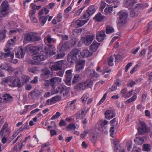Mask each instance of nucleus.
I'll list each match as a JSON object with an SVG mask.
<instances>
[{
  "instance_id": "f257e3e1",
  "label": "nucleus",
  "mask_w": 152,
  "mask_h": 152,
  "mask_svg": "<svg viewBox=\"0 0 152 152\" xmlns=\"http://www.w3.org/2000/svg\"><path fill=\"white\" fill-rule=\"evenodd\" d=\"M81 53L80 52V51L78 49H72L68 54L67 61L71 63H73L74 62H76L79 61L81 58Z\"/></svg>"
},
{
  "instance_id": "f03ea898",
  "label": "nucleus",
  "mask_w": 152,
  "mask_h": 152,
  "mask_svg": "<svg viewBox=\"0 0 152 152\" xmlns=\"http://www.w3.org/2000/svg\"><path fill=\"white\" fill-rule=\"evenodd\" d=\"M48 55V51L42 52L39 53L37 55L34 56L33 57V59L34 61L32 62L33 64L39 65L40 64V62L45 60L47 56Z\"/></svg>"
},
{
  "instance_id": "7ed1b4c3",
  "label": "nucleus",
  "mask_w": 152,
  "mask_h": 152,
  "mask_svg": "<svg viewBox=\"0 0 152 152\" xmlns=\"http://www.w3.org/2000/svg\"><path fill=\"white\" fill-rule=\"evenodd\" d=\"M117 15L118 16L119 18V21L118 23V25L119 26L121 27L127 22L128 14L127 12L121 10Z\"/></svg>"
},
{
  "instance_id": "20e7f679",
  "label": "nucleus",
  "mask_w": 152,
  "mask_h": 152,
  "mask_svg": "<svg viewBox=\"0 0 152 152\" xmlns=\"http://www.w3.org/2000/svg\"><path fill=\"white\" fill-rule=\"evenodd\" d=\"M40 39V37L37 36L35 33L31 32H29L25 34L24 38V41L31 42L38 41Z\"/></svg>"
},
{
  "instance_id": "39448f33",
  "label": "nucleus",
  "mask_w": 152,
  "mask_h": 152,
  "mask_svg": "<svg viewBox=\"0 0 152 152\" xmlns=\"http://www.w3.org/2000/svg\"><path fill=\"white\" fill-rule=\"evenodd\" d=\"M26 49L28 51H31L34 54H39V53L45 52L44 50L39 46L28 45L26 47Z\"/></svg>"
},
{
  "instance_id": "423d86ee",
  "label": "nucleus",
  "mask_w": 152,
  "mask_h": 152,
  "mask_svg": "<svg viewBox=\"0 0 152 152\" xmlns=\"http://www.w3.org/2000/svg\"><path fill=\"white\" fill-rule=\"evenodd\" d=\"M140 126L138 129L139 134H143L145 133L148 132L150 131V128L148 127L145 123L143 121H140Z\"/></svg>"
},
{
  "instance_id": "0eeeda50",
  "label": "nucleus",
  "mask_w": 152,
  "mask_h": 152,
  "mask_svg": "<svg viewBox=\"0 0 152 152\" xmlns=\"http://www.w3.org/2000/svg\"><path fill=\"white\" fill-rule=\"evenodd\" d=\"M95 12V9L94 5L90 6L86 12L81 17L82 19H86L88 18L90 16L94 14Z\"/></svg>"
},
{
  "instance_id": "6e6552de",
  "label": "nucleus",
  "mask_w": 152,
  "mask_h": 152,
  "mask_svg": "<svg viewBox=\"0 0 152 152\" xmlns=\"http://www.w3.org/2000/svg\"><path fill=\"white\" fill-rule=\"evenodd\" d=\"M95 36V34L87 35L85 37H83L82 42L86 45H88L92 42Z\"/></svg>"
},
{
  "instance_id": "1a4fd4ad",
  "label": "nucleus",
  "mask_w": 152,
  "mask_h": 152,
  "mask_svg": "<svg viewBox=\"0 0 152 152\" xmlns=\"http://www.w3.org/2000/svg\"><path fill=\"white\" fill-rule=\"evenodd\" d=\"M75 63L76 65L75 71L78 73L81 72L84 68L85 63V61L84 60H80Z\"/></svg>"
},
{
  "instance_id": "9d476101",
  "label": "nucleus",
  "mask_w": 152,
  "mask_h": 152,
  "mask_svg": "<svg viewBox=\"0 0 152 152\" xmlns=\"http://www.w3.org/2000/svg\"><path fill=\"white\" fill-rule=\"evenodd\" d=\"M62 66V61H58L53 64L49 66L51 71H58L61 69Z\"/></svg>"
},
{
  "instance_id": "9b49d317",
  "label": "nucleus",
  "mask_w": 152,
  "mask_h": 152,
  "mask_svg": "<svg viewBox=\"0 0 152 152\" xmlns=\"http://www.w3.org/2000/svg\"><path fill=\"white\" fill-rule=\"evenodd\" d=\"M61 81V79L58 77H53L50 80V86L54 88Z\"/></svg>"
},
{
  "instance_id": "f8f14e48",
  "label": "nucleus",
  "mask_w": 152,
  "mask_h": 152,
  "mask_svg": "<svg viewBox=\"0 0 152 152\" xmlns=\"http://www.w3.org/2000/svg\"><path fill=\"white\" fill-rule=\"evenodd\" d=\"M106 37V35L105 34V31L103 30L97 33L96 37L97 40L98 41L100 42L104 40Z\"/></svg>"
},
{
  "instance_id": "ddd939ff",
  "label": "nucleus",
  "mask_w": 152,
  "mask_h": 152,
  "mask_svg": "<svg viewBox=\"0 0 152 152\" xmlns=\"http://www.w3.org/2000/svg\"><path fill=\"white\" fill-rule=\"evenodd\" d=\"M15 42L13 39H11L9 40L6 45V48L4 49V50L8 51L9 49H12L14 46Z\"/></svg>"
},
{
  "instance_id": "4468645a",
  "label": "nucleus",
  "mask_w": 152,
  "mask_h": 152,
  "mask_svg": "<svg viewBox=\"0 0 152 152\" xmlns=\"http://www.w3.org/2000/svg\"><path fill=\"white\" fill-rule=\"evenodd\" d=\"M127 91L126 88H124L121 91V94L122 97L125 98H128L132 95L133 92L132 90L128 92H127Z\"/></svg>"
},
{
  "instance_id": "2eb2a0df",
  "label": "nucleus",
  "mask_w": 152,
  "mask_h": 152,
  "mask_svg": "<svg viewBox=\"0 0 152 152\" xmlns=\"http://www.w3.org/2000/svg\"><path fill=\"white\" fill-rule=\"evenodd\" d=\"M115 113L112 110H107L105 113V118L109 120L113 118L115 116Z\"/></svg>"
},
{
  "instance_id": "dca6fc26",
  "label": "nucleus",
  "mask_w": 152,
  "mask_h": 152,
  "mask_svg": "<svg viewBox=\"0 0 152 152\" xmlns=\"http://www.w3.org/2000/svg\"><path fill=\"white\" fill-rule=\"evenodd\" d=\"M58 48L60 50L65 51L69 48L68 43L64 42H61L59 45L58 46Z\"/></svg>"
},
{
  "instance_id": "f3484780",
  "label": "nucleus",
  "mask_w": 152,
  "mask_h": 152,
  "mask_svg": "<svg viewBox=\"0 0 152 152\" xmlns=\"http://www.w3.org/2000/svg\"><path fill=\"white\" fill-rule=\"evenodd\" d=\"M121 82L120 81V80H117L116 82L109 89V91L110 92L116 90L117 89V87L118 86H120L121 85Z\"/></svg>"
},
{
  "instance_id": "a211bd4d",
  "label": "nucleus",
  "mask_w": 152,
  "mask_h": 152,
  "mask_svg": "<svg viewBox=\"0 0 152 152\" xmlns=\"http://www.w3.org/2000/svg\"><path fill=\"white\" fill-rule=\"evenodd\" d=\"M80 55L81 57H88L92 55V53L90 52L88 49H84Z\"/></svg>"
},
{
  "instance_id": "6ab92c4d",
  "label": "nucleus",
  "mask_w": 152,
  "mask_h": 152,
  "mask_svg": "<svg viewBox=\"0 0 152 152\" xmlns=\"http://www.w3.org/2000/svg\"><path fill=\"white\" fill-rule=\"evenodd\" d=\"M64 90V87L61 86H59L56 89L52 90L53 94H57L59 93L61 94Z\"/></svg>"
},
{
  "instance_id": "aec40b11",
  "label": "nucleus",
  "mask_w": 152,
  "mask_h": 152,
  "mask_svg": "<svg viewBox=\"0 0 152 152\" xmlns=\"http://www.w3.org/2000/svg\"><path fill=\"white\" fill-rule=\"evenodd\" d=\"M88 20V18H87L86 20H81L78 19L75 21V24L77 27H80L83 25L85 24L86 23Z\"/></svg>"
},
{
  "instance_id": "412c9836",
  "label": "nucleus",
  "mask_w": 152,
  "mask_h": 152,
  "mask_svg": "<svg viewBox=\"0 0 152 152\" xmlns=\"http://www.w3.org/2000/svg\"><path fill=\"white\" fill-rule=\"evenodd\" d=\"M85 88H91L93 85V81L89 78L87 79L83 83Z\"/></svg>"
},
{
  "instance_id": "4be33fe9",
  "label": "nucleus",
  "mask_w": 152,
  "mask_h": 152,
  "mask_svg": "<svg viewBox=\"0 0 152 152\" xmlns=\"http://www.w3.org/2000/svg\"><path fill=\"white\" fill-rule=\"evenodd\" d=\"M3 102L4 103H9L12 100V97L8 94H5L3 96Z\"/></svg>"
},
{
  "instance_id": "5701e85b",
  "label": "nucleus",
  "mask_w": 152,
  "mask_h": 152,
  "mask_svg": "<svg viewBox=\"0 0 152 152\" xmlns=\"http://www.w3.org/2000/svg\"><path fill=\"white\" fill-rule=\"evenodd\" d=\"M145 137H136L134 141L135 143L140 145L144 143L145 141Z\"/></svg>"
},
{
  "instance_id": "b1692460",
  "label": "nucleus",
  "mask_w": 152,
  "mask_h": 152,
  "mask_svg": "<svg viewBox=\"0 0 152 152\" xmlns=\"http://www.w3.org/2000/svg\"><path fill=\"white\" fill-rule=\"evenodd\" d=\"M50 72L49 70H45L42 71L41 76L43 79H45L48 78L49 77Z\"/></svg>"
},
{
  "instance_id": "393cba45",
  "label": "nucleus",
  "mask_w": 152,
  "mask_h": 152,
  "mask_svg": "<svg viewBox=\"0 0 152 152\" xmlns=\"http://www.w3.org/2000/svg\"><path fill=\"white\" fill-rule=\"evenodd\" d=\"M25 54L23 52V50L22 48H20V50H18L15 54V56L16 57L19 58H22L24 56Z\"/></svg>"
},
{
  "instance_id": "a878e982",
  "label": "nucleus",
  "mask_w": 152,
  "mask_h": 152,
  "mask_svg": "<svg viewBox=\"0 0 152 152\" xmlns=\"http://www.w3.org/2000/svg\"><path fill=\"white\" fill-rule=\"evenodd\" d=\"M99 45L100 43L94 41L90 46V49L93 51L95 52L97 50Z\"/></svg>"
},
{
  "instance_id": "bb28decb",
  "label": "nucleus",
  "mask_w": 152,
  "mask_h": 152,
  "mask_svg": "<svg viewBox=\"0 0 152 152\" xmlns=\"http://www.w3.org/2000/svg\"><path fill=\"white\" fill-rule=\"evenodd\" d=\"M75 89L77 90H85L86 88L83 83H77L74 87Z\"/></svg>"
},
{
  "instance_id": "cd10ccee",
  "label": "nucleus",
  "mask_w": 152,
  "mask_h": 152,
  "mask_svg": "<svg viewBox=\"0 0 152 152\" xmlns=\"http://www.w3.org/2000/svg\"><path fill=\"white\" fill-rule=\"evenodd\" d=\"M104 18V16H103L100 13H98L96 14L94 18V19L96 21L100 22Z\"/></svg>"
},
{
  "instance_id": "c85d7f7f",
  "label": "nucleus",
  "mask_w": 152,
  "mask_h": 152,
  "mask_svg": "<svg viewBox=\"0 0 152 152\" xmlns=\"http://www.w3.org/2000/svg\"><path fill=\"white\" fill-rule=\"evenodd\" d=\"M136 3L134 0H127L126 2V5L129 9H131Z\"/></svg>"
},
{
  "instance_id": "c756f323",
  "label": "nucleus",
  "mask_w": 152,
  "mask_h": 152,
  "mask_svg": "<svg viewBox=\"0 0 152 152\" xmlns=\"http://www.w3.org/2000/svg\"><path fill=\"white\" fill-rule=\"evenodd\" d=\"M151 145L148 144H144L142 146V150L146 152H150L151 151Z\"/></svg>"
},
{
  "instance_id": "7c9ffc66",
  "label": "nucleus",
  "mask_w": 152,
  "mask_h": 152,
  "mask_svg": "<svg viewBox=\"0 0 152 152\" xmlns=\"http://www.w3.org/2000/svg\"><path fill=\"white\" fill-rule=\"evenodd\" d=\"M72 69H69L67 70L65 72L66 74V79L68 80H71L72 77Z\"/></svg>"
},
{
  "instance_id": "2f4dec72",
  "label": "nucleus",
  "mask_w": 152,
  "mask_h": 152,
  "mask_svg": "<svg viewBox=\"0 0 152 152\" xmlns=\"http://www.w3.org/2000/svg\"><path fill=\"white\" fill-rule=\"evenodd\" d=\"M88 72L89 75L92 77H94L97 78L99 77V75L93 69H90Z\"/></svg>"
},
{
  "instance_id": "473e14b6",
  "label": "nucleus",
  "mask_w": 152,
  "mask_h": 152,
  "mask_svg": "<svg viewBox=\"0 0 152 152\" xmlns=\"http://www.w3.org/2000/svg\"><path fill=\"white\" fill-rule=\"evenodd\" d=\"M76 100L74 99L71 102H68L67 105L70 107L71 110H73L75 109V103L76 102Z\"/></svg>"
},
{
  "instance_id": "72a5a7b5",
  "label": "nucleus",
  "mask_w": 152,
  "mask_h": 152,
  "mask_svg": "<svg viewBox=\"0 0 152 152\" xmlns=\"http://www.w3.org/2000/svg\"><path fill=\"white\" fill-rule=\"evenodd\" d=\"M88 109L86 108L82 109L81 110V112L80 111L78 113L80 115L81 118H84L85 116L87 113Z\"/></svg>"
},
{
  "instance_id": "f704fd0d",
  "label": "nucleus",
  "mask_w": 152,
  "mask_h": 152,
  "mask_svg": "<svg viewBox=\"0 0 152 152\" xmlns=\"http://www.w3.org/2000/svg\"><path fill=\"white\" fill-rule=\"evenodd\" d=\"M10 50L11 49H9L8 50V51H4L5 53H4V54H3V55L5 56L6 58L10 56L12 58H13L14 57V53L11 52L10 51Z\"/></svg>"
},
{
  "instance_id": "c9c22d12",
  "label": "nucleus",
  "mask_w": 152,
  "mask_h": 152,
  "mask_svg": "<svg viewBox=\"0 0 152 152\" xmlns=\"http://www.w3.org/2000/svg\"><path fill=\"white\" fill-rule=\"evenodd\" d=\"M6 30L3 29L0 30V41L2 40L6 37Z\"/></svg>"
},
{
  "instance_id": "e433bc0d",
  "label": "nucleus",
  "mask_w": 152,
  "mask_h": 152,
  "mask_svg": "<svg viewBox=\"0 0 152 152\" xmlns=\"http://www.w3.org/2000/svg\"><path fill=\"white\" fill-rule=\"evenodd\" d=\"M1 7V9L8 10L9 8L8 2L6 1H4L2 3Z\"/></svg>"
},
{
  "instance_id": "4c0bfd02",
  "label": "nucleus",
  "mask_w": 152,
  "mask_h": 152,
  "mask_svg": "<svg viewBox=\"0 0 152 152\" xmlns=\"http://www.w3.org/2000/svg\"><path fill=\"white\" fill-rule=\"evenodd\" d=\"M114 29L111 26L108 25L107 26L106 31L107 34H110L114 32Z\"/></svg>"
},
{
  "instance_id": "58836bf2",
  "label": "nucleus",
  "mask_w": 152,
  "mask_h": 152,
  "mask_svg": "<svg viewBox=\"0 0 152 152\" xmlns=\"http://www.w3.org/2000/svg\"><path fill=\"white\" fill-rule=\"evenodd\" d=\"M77 41L75 38L72 39L67 43L69 48L74 46L76 43Z\"/></svg>"
},
{
  "instance_id": "ea45409f",
  "label": "nucleus",
  "mask_w": 152,
  "mask_h": 152,
  "mask_svg": "<svg viewBox=\"0 0 152 152\" xmlns=\"http://www.w3.org/2000/svg\"><path fill=\"white\" fill-rule=\"evenodd\" d=\"M80 80V77L78 75H75L73 78L72 81V84L77 83Z\"/></svg>"
},
{
  "instance_id": "a19ab883",
  "label": "nucleus",
  "mask_w": 152,
  "mask_h": 152,
  "mask_svg": "<svg viewBox=\"0 0 152 152\" xmlns=\"http://www.w3.org/2000/svg\"><path fill=\"white\" fill-rule=\"evenodd\" d=\"M8 126V124L7 122L5 123L4 126L2 128V129L0 132V134L1 136H3L4 134V130L6 129Z\"/></svg>"
},
{
  "instance_id": "79ce46f5",
  "label": "nucleus",
  "mask_w": 152,
  "mask_h": 152,
  "mask_svg": "<svg viewBox=\"0 0 152 152\" xmlns=\"http://www.w3.org/2000/svg\"><path fill=\"white\" fill-rule=\"evenodd\" d=\"M7 11L8 10L1 9L0 11V17L2 18L5 16L8 13Z\"/></svg>"
},
{
  "instance_id": "37998d69",
  "label": "nucleus",
  "mask_w": 152,
  "mask_h": 152,
  "mask_svg": "<svg viewBox=\"0 0 152 152\" xmlns=\"http://www.w3.org/2000/svg\"><path fill=\"white\" fill-rule=\"evenodd\" d=\"M1 68L3 70H8L10 69V67L8 64L7 63H4L1 64L0 66Z\"/></svg>"
},
{
  "instance_id": "c03bdc74",
  "label": "nucleus",
  "mask_w": 152,
  "mask_h": 152,
  "mask_svg": "<svg viewBox=\"0 0 152 152\" xmlns=\"http://www.w3.org/2000/svg\"><path fill=\"white\" fill-rule=\"evenodd\" d=\"M48 17V15H47L45 17H40V19L39 20V21L41 23H42L43 25L45 23L46 21V20H47Z\"/></svg>"
},
{
  "instance_id": "a18cd8bd",
  "label": "nucleus",
  "mask_w": 152,
  "mask_h": 152,
  "mask_svg": "<svg viewBox=\"0 0 152 152\" xmlns=\"http://www.w3.org/2000/svg\"><path fill=\"white\" fill-rule=\"evenodd\" d=\"M143 10L142 4H138L136 5L135 7V10L139 11V10Z\"/></svg>"
},
{
  "instance_id": "49530a36",
  "label": "nucleus",
  "mask_w": 152,
  "mask_h": 152,
  "mask_svg": "<svg viewBox=\"0 0 152 152\" xmlns=\"http://www.w3.org/2000/svg\"><path fill=\"white\" fill-rule=\"evenodd\" d=\"M65 55V53H61L58 54L56 56H55V59H59L63 58Z\"/></svg>"
},
{
  "instance_id": "de8ad7c7",
  "label": "nucleus",
  "mask_w": 152,
  "mask_h": 152,
  "mask_svg": "<svg viewBox=\"0 0 152 152\" xmlns=\"http://www.w3.org/2000/svg\"><path fill=\"white\" fill-rule=\"evenodd\" d=\"M108 65L110 66H112L113 65V58L112 56H110L108 59Z\"/></svg>"
},
{
  "instance_id": "09e8293b",
  "label": "nucleus",
  "mask_w": 152,
  "mask_h": 152,
  "mask_svg": "<svg viewBox=\"0 0 152 152\" xmlns=\"http://www.w3.org/2000/svg\"><path fill=\"white\" fill-rule=\"evenodd\" d=\"M53 41V39L51 38L49 35H48L47 38L44 39V41L46 43L47 42L49 44L51 43Z\"/></svg>"
},
{
  "instance_id": "8fccbe9b",
  "label": "nucleus",
  "mask_w": 152,
  "mask_h": 152,
  "mask_svg": "<svg viewBox=\"0 0 152 152\" xmlns=\"http://www.w3.org/2000/svg\"><path fill=\"white\" fill-rule=\"evenodd\" d=\"M12 77H10L5 78L2 81V84H4L5 83H7L10 82L12 80Z\"/></svg>"
},
{
  "instance_id": "3c124183",
  "label": "nucleus",
  "mask_w": 152,
  "mask_h": 152,
  "mask_svg": "<svg viewBox=\"0 0 152 152\" xmlns=\"http://www.w3.org/2000/svg\"><path fill=\"white\" fill-rule=\"evenodd\" d=\"M114 56L115 57V62L116 63H118L122 58V56L120 55H114Z\"/></svg>"
},
{
  "instance_id": "603ef678",
  "label": "nucleus",
  "mask_w": 152,
  "mask_h": 152,
  "mask_svg": "<svg viewBox=\"0 0 152 152\" xmlns=\"http://www.w3.org/2000/svg\"><path fill=\"white\" fill-rule=\"evenodd\" d=\"M137 98L136 95H133L131 98L126 100V103H130L134 101Z\"/></svg>"
},
{
  "instance_id": "864d4df0",
  "label": "nucleus",
  "mask_w": 152,
  "mask_h": 152,
  "mask_svg": "<svg viewBox=\"0 0 152 152\" xmlns=\"http://www.w3.org/2000/svg\"><path fill=\"white\" fill-rule=\"evenodd\" d=\"M113 6L106 8L104 10L105 14H106V13H110L112 12L113 9Z\"/></svg>"
},
{
  "instance_id": "5fc2aeb1",
  "label": "nucleus",
  "mask_w": 152,
  "mask_h": 152,
  "mask_svg": "<svg viewBox=\"0 0 152 152\" xmlns=\"http://www.w3.org/2000/svg\"><path fill=\"white\" fill-rule=\"evenodd\" d=\"M61 115V113L59 112H57L56 113L55 115L53 116L51 118V119L52 120H53L56 118H58Z\"/></svg>"
},
{
  "instance_id": "6e6d98bb",
  "label": "nucleus",
  "mask_w": 152,
  "mask_h": 152,
  "mask_svg": "<svg viewBox=\"0 0 152 152\" xmlns=\"http://www.w3.org/2000/svg\"><path fill=\"white\" fill-rule=\"evenodd\" d=\"M88 129L84 130L83 132L80 134V137L82 138L84 137L86 135L88 134Z\"/></svg>"
},
{
  "instance_id": "4d7b16f0",
  "label": "nucleus",
  "mask_w": 152,
  "mask_h": 152,
  "mask_svg": "<svg viewBox=\"0 0 152 152\" xmlns=\"http://www.w3.org/2000/svg\"><path fill=\"white\" fill-rule=\"evenodd\" d=\"M76 127L73 124H70L67 126V128L68 130L72 129L74 130L75 129Z\"/></svg>"
},
{
  "instance_id": "13d9d810",
  "label": "nucleus",
  "mask_w": 152,
  "mask_h": 152,
  "mask_svg": "<svg viewBox=\"0 0 152 152\" xmlns=\"http://www.w3.org/2000/svg\"><path fill=\"white\" fill-rule=\"evenodd\" d=\"M70 89V88L69 87L66 88L64 87V91L65 93L63 94V96H65L69 92Z\"/></svg>"
},
{
  "instance_id": "bf43d9fd",
  "label": "nucleus",
  "mask_w": 152,
  "mask_h": 152,
  "mask_svg": "<svg viewBox=\"0 0 152 152\" xmlns=\"http://www.w3.org/2000/svg\"><path fill=\"white\" fill-rule=\"evenodd\" d=\"M107 93H105L104 95L103 96L102 99L100 100L99 103H98V104L99 105L101 104L102 103H103L104 101L105 100L106 97L107 96Z\"/></svg>"
},
{
  "instance_id": "052dcab7",
  "label": "nucleus",
  "mask_w": 152,
  "mask_h": 152,
  "mask_svg": "<svg viewBox=\"0 0 152 152\" xmlns=\"http://www.w3.org/2000/svg\"><path fill=\"white\" fill-rule=\"evenodd\" d=\"M88 97V94H84L81 98L82 101L84 103L85 102Z\"/></svg>"
},
{
  "instance_id": "680f3d73",
  "label": "nucleus",
  "mask_w": 152,
  "mask_h": 152,
  "mask_svg": "<svg viewBox=\"0 0 152 152\" xmlns=\"http://www.w3.org/2000/svg\"><path fill=\"white\" fill-rule=\"evenodd\" d=\"M108 123V121L105 120H101L100 121V124L102 127H103Z\"/></svg>"
},
{
  "instance_id": "e2e57ef3",
  "label": "nucleus",
  "mask_w": 152,
  "mask_h": 152,
  "mask_svg": "<svg viewBox=\"0 0 152 152\" xmlns=\"http://www.w3.org/2000/svg\"><path fill=\"white\" fill-rule=\"evenodd\" d=\"M106 5L107 4L105 3L102 1L101 2L100 7L101 11L103 10V9L106 7Z\"/></svg>"
},
{
  "instance_id": "0e129e2a",
  "label": "nucleus",
  "mask_w": 152,
  "mask_h": 152,
  "mask_svg": "<svg viewBox=\"0 0 152 152\" xmlns=\"http://www.w3.org/2000/svg\"><path fill=\"white\" fill-rule=\"evenodd\" d=\"M23 80L25 83H26L29 81V77L28 76H23L22 77Z\"/></svg>"
},
{
  "instance_id": "69168bd1",
  "label": "nucleus",
  "mask_w": 152,
  "mask_h": 152,
  "mask_svg": "<svg viewBox=\"0 0 152 152\" xmlns=\"http://www.w3.org/2000/svg\"><path fill=\"white\" fill-rule=\"evenodd\" d=\"M16 83V86L20 87H22L23 85V84L21 83L20 80L19 78H17Z\"/></svg>"
},
{
  "instance_id": "338daca9",
  "label": "nucleus",
  "mask_w": 152,
  "mask_h": 152,
  "mask_svg": "<svg viewBox=\"0 0 152 152\" xmlns=\"http://www.w3.org/2000/svg\"><path fill=\"white\" fill-rule=\"evenodd\" d=\"M36 10H32L30 12L29 16L30 17L35 16Z\"/></svg>"
},
{
  "instance_id": "774afa93",
  "label": "nucleus",
  "mask_w": 152,
  "mask_h": 152,
  "mask_svg": "<svg viewBox=\"0 0 152 152\" xmlns=\"http://www.w3.org/2000/svg\"><path fill=\"white\" fill-rule=\"evenodd\" d=\"M141 149L139 148L136 147L134 146L132 150V151L133 152H140Z\"/></svg>"
}]
</instances>
